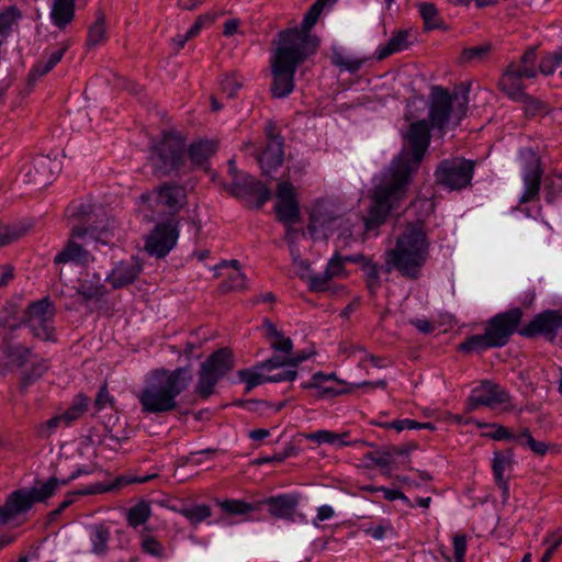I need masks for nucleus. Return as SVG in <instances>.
<instances>
[{"label": "nucleus", "instance_id": "obj_1", "mask_svg": "<svg viewBox=\"0 0 562 562\" xmlns=\"http://www.w3.org/2000/svg\"><path fill=\"white\" fill-rule=\"evenodd\" d=\"M430 126L426 120L411 124L406 135L408 150H403L391 161L373 189L372 203L364 220L367 231L383 224L391 211L397 209L405 199L412 176L418 170L429 147Z\"/></svg>", "mask_w": 562, "mask_h": 562}, {"label": "nucleus", "instance_id": "obj_2", "mask_svg": "<svg viewBox=\"0 0 562 562\" xmlns=\"http://www.w3.org/2000/svg\"><path fill=\"white\" fill-rule=\"evenodd\" d=\"M318 45L315 35H301L294 30L279 32L278 46L271 57L270 92L273 98H286L293 92L297 67L316 53Z\"/></svg>", "mask_w": 562, "mask_h": 562}, {"label": "nucleus", "instance_id": "obj_3", "mask_svg": "<svg viewBox=\"0 0 562 562\" xmlns=\"http://www.w3.org/2000/svg\"><path fill=\"white\" fill-rule=\"evenodd\" d=\"M192 379L189 367L151 371L137 394L142 412L158 415L176 411L179 406L178 396L190 386Z\"/></svg>", "mask_w": 562, "mask_h": 562}, {"label": "nucleus", "instance_id": "obj_4", "mask_svg": "<svg viewBox=\"0 0 562 562\" xmlns=\"http://www.w3.org/2000/svg\"><path fill=\"white\" fill-rule=\"evenodd\" d=\"M430 241L424 222L407 223L397 237L395 246L385 254L387 271L396 270L401 276L416 280L429 256Z\"/></svg>", "mask_w": 562, "mask_h": 562}, {"label": "nucleus", "instance_id": "obj_5", "mask_svg": "<svg viewBox=\"0 0 562 562\" xmlns=\"http://www.w3.org/2000/svg\"><path fill=\"white\" fill-rule=\"evenodd\" d=\"M148 165L157 177H167L186 166V139L173 131H164L148 148Z\"/></svg>", "mask_w": 562, "mask_h": 562}, {"label": "nucleus", "instance_id": "obj_6", "mask_svg": "<svg viewBox=\"0 0 562 562\" xmlns=\"http://www.w3.org/2000/svg\"><path fill=\"white\" fill-rule=\"evenodd\" d=\"M468 103V91L459 97L457 92L451 94L447 88L432 86L429 94V124L439 131H443L451 119L459 124L467 114Z\"/></svg>", "mask_w": 562, "mask_h": 562}, {"label": "nucleus", "instance_id": "obj_7", "mask_svg": "<svg viewBox=\"0 0 562 562\" xmlns=\"http://www.w3.org/2000/svg\"><path fill=\"white\" fill-rule=\"evenodd\" d=\"M59 481L50 476L47 481L30 488H20L10 493L0 506V525H8L26 514L35 503H44L58 490Z\"/></svg>", "mask_w": 562, "mask_h": 562}, {"label": "nucleus", "instance_id": "obj_8", "mask_svg": "<svg viewBox=\"0 0 562 562\" xmlns=\"http://www.w3.org/2000/svg\"><path fill=\"white\" fill-rule=\"evenodd\" d=\"M476 161L461 156L441 160L435 169L437 186L448 191H462L472 187Z\"/></svg>", "mask_w": 562, "mask_h": 562}, {"label": "nucleus", "instance_id": "obj_9", "mask_svg": "<svg viewBox=\"0 0 562 562\" xmlns=\"http://www.w3.org/2000/svg\"><path fill=\"white\" fill-rule=\"evenodd\" d=\"M233 368L234 359L229 349L222 348L214 351L200 367L195 393L203 400L209 398L214 393L218 381Z\"/></svg>", "mask_w": 562, "mask_h": 562}, {"label": "nucleus", "instance_id": "obj_10", "mask_svg": "<svg viewBox=\"0 0 562 562\" xmlns=\"http://www.w3.org/2000/svg\"><path fill=\"white\" fill-rule=\"evenodd\" d=\"M108 244L94 236V231L85 227H74L64 248L55 256L54 263L56 266L74 263L77 266H88L94 261V256L87 249L91 243Z\"/></svg>", "mask_w": 562, "mask_h": 562}, {"label": "nucleus", "instance_id": "obj_11", "mask_svg": "<svg viewBox=\"0 0 562 562\" xmlns=\"http://www.w3.org/2000/svg\"><path fill=\"white\" fill-rule=\"evenodd\" d=\"M277 200L274 206L277 218L285 226V239L292 245L294 235L297 233L292 225L300 221V207L292 183L282 181L278 184Z\"/></svg>", "mask_w": 562, "mask_h": 562}, {"label": "nucleus", "instance_id": "obj_12", "mask_svg": "<svg viewBox=\"0 0 562 562\" xmlns=\"http://www.w3.org/2000/svg\"><path fill=\"white\" fill-rule=\"evenodd\" d=\"M522 316V310L514 307L497 313L486 322L485 331L495 348L504 347L508 344L512 335L518 333Z\"/></svg>", "mask_w": 562, "mask_h": 562}, {"label": "nucleus", "instance_id": "obj_13", "mask_svg": "<svg viewBox=\"0 0 562 562\" xmlns=\"http://www.w3.org/2000/svg\"><path fill=\"white\" fill-rule=\"evenodd\" d=\"M562 333V311L544 310L518 330L526 338L543 337L547 341H554Z\"/></svg>", "mask_w": 562, "mask_h": 562}, {"label": "nucleus", "instance_id": "obj_14", "mask_svg": "<svg viewBox=\"0 0 562 562\" xmlns=\"http://www.w3.org/2000/svg\"><path fill=\"white\" fill-rule=\"evenodd\" d=\"M54 306L45 297L30 304L25 324L36 338L50 340L54 334Z\"/></svg>", "mask_w": 562, "mask_h": 562}, {"label": "nucleus", "instance_id": "obj_15", "mask_svg": "<svg viewBox=\"0 0 562 562\" xmlns=\"http://www.w3.org/2000/svg\"><path fill=\"white\" fill-rule=\"evenodd\" d=\"M140 198L145 202H154L171 215L177 214L187 203L186 188L172 181L164 182L153 192L143 193Z\"/></svg>", "mask_w": 562, "mask_h": 562}, {"label": "nucleus", "instance_id": "obj_16", "mask_svg": "<svg viewBox=\"0 0 562 562\" xmlns=\"http://www.w3.org/2000/svg\"><path fill=\"white\" fill-rule=\"evenodd\" d=\"M509 392L501 385L485 380L471 391L467 402L468 411L472 412L481 406L495 408L498 405H507L510 402Z\"/></svg>", "mask_w": 562, "mask_h": 562}, {"label": "nucleus", "instance_id": "obj_17", "mask_svg": "<svg viewBox=\"0 0 562 562\" xmlns=\"http://www.w3.org/2000/svg\"><path fill=\"white\" fill-rule=\"evenodd\" d=\"M178 237V224L169 220L155 226L146 239L145 248L149 255L164 258L176 246Z\"/></svg>", "mask_w": 562, "mask_h": 562}, {"label": "nucleus", "instance_id": "obj_18", "mask_svg": "<svg viewBox=\"0 0 562 562\" xmlns=\"http://www.w3.org/2000/svg\"><path fill=\"white\" fill-rule=\"evenodd\" d=\"M267 144L262 153L257 156V161L265 176H270L283 162V137L277 133L276 125L268 123L266 126Z\"/></svg>", "mask_w": 562, "mask_h": 562}, {"label": "nucleus", "instance_id": "obj_19", "mask_svg": "<svg viewBox=\"0 0 562 562\" xmlns=\"http://www.w3.org/2000/svg\"><path fill=\"white\" fill-rule=\"evenodd\" d=\"M142 265L136 258L121 260L106 274L105 281L113 290H119L134 283L142 272Z\"/></svg>", "mask_w": 562, "mask_h": 562}, {"label": "nucleus", "instance_id": "obj_20", "mask_svg": "<svg viewBox=\"0 0 562 562\" xmlns=\"http://www.w3.org/2000/svg\"><path fill=\"white\" fill-rule=\"evenodd\" d=\"M262 503L268 507V512L273 518L288 521L295 520V512L299 505V495L280 494L266 498Z\"/></svg>", "mask_w": 562, "mask_h": 562}, {"label": "nucleus", "instance_id": "obj_21", "mask_svg": "<svg viewBox=\"0 0 562 562\" xmlns=\"http://www.w3.org/2000/svg\"><path fill=\"white\" fill-rule=\"evenodd\" d=\"M542 173L543 170L539 162L533 164L524 171V192L519 198L520 204L531 202L538 198Z\"/></svg>", "mask_w": 562, "mask_h": 562}, {"label": "nucleus", "instance_id": "obj_22", "mask_svg": "<svg viewBox=\"0 0 562 562\" xmlns=\"http://www.w3.org/2000/svg\"><path fill=\"white\" fill-rule=\"evenodd\" d=\"M76 0H52L49 19L60 31L65 30L75 19Z\"/></svg>", "mask_w": 562, "mask_h": 562}, {"label": "nucleus", "instance_id": "obj_23", "mask_svg": "<svg viewBox=\"0 0 562 562\" xmlns=\"http://www.w3.org/2000/svg\"><path fill=\"white\" fill-rule=\"evenodd\" d=\"M217 148L218 144L216 140L199 139L189 145L187 154L192 166L204 167Z\"/></svg>", "mask_w": 562, "mask_h": 562}, {"label": "nucleus", "instance_id": "obj_24", "mask_svg": "<svg viewBox=\"0 0 562 562\" xmlns=\"http://www.w3.org/2000/svg\"><path fill=\"white\" fill-rule=\"evenodd\" d=\"M513 67H507L503 72L498 86L499 89L508 95L514 101H522L527 98V93L525 92V85L522 82V78L517 76V72H514Z\"/></svg>", "mask_w": 562, "mask_h": 562}, {"label": "nucleus", "instance_id": "obj_25", "mask_svg": "<svg viewBox=\"0 0 562 562\" xmlns=\"http://www.w3.org/2000/svg\"><path fill=\"white\" fill-rule=\"evenodd\" d=\"M350 431L335 432L327 429H321L306 435V439L318 445L328 443L337 449L348 446H356L359 440H350Z\"/></svg>", "mask_w": 562, "mask_h": 562}, {"label": "nucleus", "instance_id": "obj_26", "mask_svg": "<svg viewBox=\"0 0 562 562\" xmlns=\"http://www.w3.org/2000/svg\"><path fill=\"white\" fill-rule=\"evenodd\" d=\"M76 293L80 296L81 304L88 307L91 302L101 301L108 290L100 277L95 274V280H80Z\"/></svg>", "mask_w": 562, "mask_h": 562}, {"label": "nucleus", "instance_id": "obj_27", "mask_svg": "<svg viewBox=\"0 0 562 562\" xmlns=\"http://www.w3.org/2000/svg\"><path fill=\"white\" fill-rule=\"evenodd\" d=\"M34 183L40 187L49 184L55 176L60 171L59 162L47 156H42L34 161Z\"/></svg>", "mask_w": 562, "mask_h": 562}, {"label": "nucleus", "instance_id": "obj_28", "mask_svg": "<svg viewBox=\"0 0 562 562\" xmlns=\"http://www.w3.org/2000/svg\"><path fill=\"white\" fill-rule=\"evenodd\" d=\"M262 328L266 330V337L270 347L283 355H290L293 349V342L290 337H285L281 330L268 318L263 319Z\"/></svg>", "mask_w": 562, "mask_h": 562}, {"label": "nucleus", "instance_id": "obj_29", "mask_svg": "<svg viewBox=\"0 0 562 562\" xmlns=\"http://www.w3.org/2000/svg\"><path fill=\"white\" fill-rule=\"evenodd\" d=\"M409 36L411 34L406 30H398L394 32L387 43L378 48L376 59L382 60L394 53L407 49L411 45Z\"/></svg>", "mask_w": 562, "mask_h": 562}, {"label": "nucleus", "instance_id": "obj_30", "mask_svg": "<svg viewBox=\"0 0 562 562\" xmlns=\"http://www.w3.org/2000/svg\"><path fill=\"white\" fill-rule=\"evenodd\" d=\"M369 60L368 57L352 56L345 54L341 49L335 48L330 56V63L340 71L350 74L358 72Z\"/></svg>", "mask_w": 562, "mask_h": 562}, {"label": "nucleus", "instance_id": "obj_31", "mask_svg": "<svg viewBox=\"0 0 562 562\" xmlns=\"http://www.w3.org/2000/svg\"><path fill=\"white\" fill-rule=\"evenodd\" d=\"M337 0H315L308 11L305 13L301 27H293L299 34L312 35L311 30L316 24L319 15L326 8H331Z\"/></svg>", "mask_w": 562, "mask_h": 562}, {"label": "nucleus", "instance_id": "obj_32", "mask_svg": "<svg viewBox=\"0 0 562 562\" xmlns=\"http://www.w3.org/2000/svg\"><path fill=\"white\" fill-rule=\"evenodd\" d=\"M176 512L193 527L199 526L212 516V508L207 504H186L177 508Z\"/></svg>", "mask_w": 562, "mask_h": 562}, {"label": "nucleus", "instance_id": "obj_33", "mask_svg": "<svg viewBox=\"0 0 562 562\" xmlns=\"http://www.w3.org/2000/svg\"><path fill=\"white\" fill-rule=\"evenodd\" d=\"M111 537L110 529L103 524L93 525L90 528L91 552L95 555H105Z\"/></svg>", "mask_w": 562, "mask_h": 562}, {"label": "nucleus", "instance_id": "obj_34", "mask_svg": "<svg viewBox=\"0 0 562 562\" xmlns=\"http://www.w3.org/2000/svg\"><path fill=\"white\" fill-rule=\"evenodd\" d=\"M419 15L424 22V30L429 32L443 26V21L439 14L437 7L430 2H419L416 4Z\"/></svg>", "mask_w": 562, "mask_h": 562}, {"label": "nucleus", "instance_id": "obj_35", "mask_svg": "<svg viewBox=\"0 0 562 562\" xmlns=\"http://www.w3.org/2000/svg\"><path fill=\"white\" fill-rule=\"evenodd\" d=\"M514 465V453L512 450L495 451L492 459V472L494 481L506 479L505 473L510 471Z\"/></svg>", "mask_w": 562, "mask_h": 562}, {"label": "nucleus", "instance_id": "obj_36", "mask_svg": "<svg viewBox=\"0 0 562 562\" xmlns=\"http://www.w3.org/2000/svg\"><path fill=\"white\" fill-rule=\"evenodd\" d=\"M495 346L488 338L487 333L471 335L467 337L459 346L458 350L464 353L482 352L487 349H493Z\"/></svg>", "mask_w": 562, "mask_h": 562}, {"label": "nucleus", "instance_id": "obj_37", "mask_svg": "<svg viewBox=\"0 0 562 562\" xmlns=\"http://www.w3.org/2000/svg\"><path fill=\"white\" fill-rule=\"evenodd\" d=\"M2 352L8 360V363L18 368L23 367L33 357L31 349L22 345L8 344L3 347Z\"/></svg>", "mask_w": 562, "mask_h": 562}, {"label": "nucleus", "instance_id": "obj_38", "mask_svg": "<svg viewBox=\"0 0 562 562\" xmlns=\"http://www.w3.org/2000/svg\"><path fill=\"white\" fill-rule=\"evenodd\" d=\"M216 505L228 516H243L256 510V506L241 499H215Z\"/></svg>", "mask_w": 562, "mask_h": 562}, {"label": "nucleus", "instance_id": "obj_39", "mask_svg": "<svg viewBox=\"0 0 562 562\" xmlns=\"http://www.w3.org/2000/svg\"><path fill=\"white\" fill-rule=\"evenodd\" d=\"M265 369H257L255 366L251 369H243L238 371V376L241 382L246 384L245 392L249 393L252 389L258 385L269 382L268 374H263Z\"/></svg>", "mask_w": 562, "mask_h": 562}, {"label": "nucleus", "instance_id": "obj_40", "mask_svg": "<svg viewBox=\"0 0 562 562\" xmlns=\"http://www.w3.org/2000/svg\"><path fill=\"white\" fill-rule=\"evenodd\" d=\"M106 490L108 488L105 487V483L98 482L85 488L68 492L64 501L59 504L58 508L59 510L64 512L67 507L75 503L77 496L102 494L106 493Z\"/></svg>", "mask_w": 562, "mask_h": 562}, {"label": "nucleus", "instance_id": "obj_41", "mask_svg": "<svg viewBox=\"0 0 562 562\" xmlns=\"http://www.w3.org/2000/svg\"><path fill=\"white\" fill-rule=\"evenodd\" d=\"M361 269H362V271L364 273L366 283H367V288L369 290V293L372 296H374L376 294L378 290L381 286L380 268L371 259H368L361 266Z\"/></svg>", "mask_w": 562, "mask_h": 562}, {"label": "nucleus", "instance_id": "obj_42", "mask_svg": "<svg viewBox=\"0 0 562 562\" xmlns=\"http://www.w3.org/2000/svg\"><path fill=\"white\" fill-rule=\"evenodd\" d=\"M47 370V364L44 360H38L32 363L30 370H26L22 373L20 381V391L22 393L26 392L27 389L35 383L37 379H40Z\"/></svg>", "mask_w": 562, "mask_h": 562}, {"label": "nucleus", "instance_id": "obj_43", "mask_svg": "<svg viewBox=\"0 0 562 562\" xmlns=\"http://www.w3.org/2000/svg\"><path fill=\"white\" fill-rule=\"evenodd\" d=\"M105 40V16L102 12H99L95 22L90 25L88 30L87 45L89 47H95Z\"/></svg>", "mask_w": 562, "mask_h": 562}, {"label": "nucleus", "instance_id": "obj_44", "mask_svg": "<svg viewBox=\"0 0 562 562\" xmlns=\"http://www.w3.org/2000/svg\"><path fill=\"white\" fill-rule=\"evenodd\" d=\"M259 181L251 176H245L243 178H235L231 186V192L237 198H244L252 195L258 188Z\"/></svg>", "mask_w": 562, "mask_h": 562}, {"label": "nucleus", "instance_id": "obj_45", "mask_svg": "<svg viewBox=\"0 0 562 562\" xmlns=\"http://www.w3.org/2000/svg\"><path fill=\"white\" fill-rule=\"evenodd\" d=\"M150 514V506L145 502H140L128 509L126 516L127 524L133 528H137L149 519Z\"/></svg>", "mask_w": 562, "mask_h": 562}, {"label": "nucleus", "instance_id": "obj_46", "mask_svg": "<svg viewBox=\"0 0 562 562\" xmlns=\"http://www.w3.org/2000/svg\"><path fill=\"white\" fill-rule=\"evenodd\" d=\"M562 64V45L555 50L547 53L542 56L539 65V71L544 76L553 75L558 67Z\"/></svg>", "mask_w": 562, "mask_h": 562}, {"label": "nucleus", "instance_id": "obj_47", "mask_svg": "<svg viewBox=\"0 0 562 562\" xmlns=\"http://www.w3.org/2000/svg\"><path fill=\"white\" fill-rule=\"evenodd\" d=\"M411 209L417 216L413 223H418L423 220L424 227L427 228L426 221L435 212V202L428 198H417L411 203Z\"/></svg>", "mask_w": 562, "mask_h": 562}, {"label": "nucleus", "instance_id": "obj_48", "mask_svg": "<svg viewBox=\"0 0 562 562\" xmlns=\"http://www.w3.org/2000/svg\"><path fill=\"white\" fill-rule=\"evenodd\" d=\"M140 549L144 553L155 558L165 559L167 557L164 544L149 533H142Z\"/></svg>", "mask_w": 562, "mask_h": 562}, {"label": "nucleus", "instance_id": "obj_49", "mask_svg": "<svg viewBox=\"0 0 562 562\" xmlns=\"http://www.w3.org/2000/svg\"><path fill=\"white\" fill-rule=\"evenodd\" d=\"M326 382H328L327 374L316 372L313 374L312 381L303 386L317 389L322 396H337L344 393V390H339L334 386H326Z\"/></svg>", "mask_w": 562, "mask_h": 562}, {"label": "nucleus", "instance_id": "obj_50", "mask_svg": "<svg viewBox=\"0 0 562 562\" xmlns=\"http://www.w3.org/2000/svg\"><path fill=\"white\" fill-rule=\"evenodd\" d=\"M231 265L235 270L223 281L222 288L225 291L243 290L246 288V276L239 270L238 260H232Z\"/></svg>", "mask_w": 562, "mask_h": 562}, {"label": "nucleus", "instance_id": "obj_51", "mask_svg": "<svg viewBox=\"0 0 562 562\" xmlns=\"http://www.w3.org/2000/svg\"><path fill=\"white\" fill-rule=\"evenodd\" d=\"M87 406L88 397L82 394L77 395L70 407L61 414L65 418V425L68 426L74 420L78 419L86 412Z\"/></svg>", "mask_w": 562, "mask_h": 562}, {"label": "nucleus", "instance_id": "obj_52", "mask_svg": "<svg viewBox=\"0 0 562 562\" xmlns=\"http://www.w3.org/2000/svg\"><path fill=\"white\" fill-rule=\"evenodd\" d=\"M517 442L527 446L535 454L540 457L544 456L549 449L546 442L536 440L528 429H524L517 436Z\"/></svg>", "mask_w": 562, "mask_h": 562}, {"label": "nucleus", "instance_id": "obj_53", "mask_svg": "<svg viewBox=\"0 0 562 562\" xmlns=\"http://www.w3.org/2000/svg\"><path fill=\"white\" fill-rule=\"evenodd\" d=\"M157 477V474H148V475H126V476H120L116 477L112 483L105 484V487L108 488L106 492L119 490L124 485L132 484V483H147L151 480Z\"/></svg>", "mask_w": 562, "mask_h": 562}, {"label": "nucleus", "instance_id": "obj_54", "mask_svg": "<svg viewBox=\"0 0 562 562\" xmlns=\"http://www.w3.org/2000/svg\"><path fill=\"white\" fill-rule=\"evenodd\" d=\"M20 18V12L15 7H9L0 13V34L7 35L13 23Z\"/></svg>", "mask_w": 562, "mask_h": 562}, {"label": "nucleus", "instance_id": "obj_55", "mask_svg": "<svg viewBox=\"0 0 562 562\" xmlns=\"http://www.w3.org/2000/svg\"><path fill=\"white\" fill-rule=\"evenodd\" d=\"M333 277L327 273V270L322 273H314L308 277V288L313 292H324L328 290L329 281Z\"/></svg>", "mask_w": 562, "mask_h": 562}, {"label": "nucleus", "instance_id": "obj_56", "mask_svg": "<svg viewBox=\"0 0 562 562\" xmlns=\"http://www.w3.org/2000/svg\"><path fill=\"white\" fill-rule=\"evenodd\" d=\"M22 235V229L0 223V247H4L18 240Z\"/></svg>", "mask_w": 562, "mask_h": 562}, {"label": "nucleus", "instance_id": "obj_57", "mask_svg": "<svg viewBox=\"0 0 562 562\" xmlns=\"http://www.w3.org/2000/svg\"><path fill=\"white\" fill-rule=\"evenodd\" d=\"M289 355L282 356H273L260 363L257 364V369H265L267 371H271L278 368H291V362Z\"/></svg>", "mask_w": 562, "mask_h": 562}, {"label": "nucleus", "instance_id": "obj_58", "mask_svg": "<svg viewBox=\"0 0 562 562\" xmlns=\"http://www.w3.org/2000/svg\"><path fill=\"white\" fill-rule=\"evenodd\" d=\"M241 88V83L235 76L227 75L221 80V89L228 98H235L237 91Z\"/></svg>", "mask_w": 562, "mask_h": 562}, {"label": "nucleus", "instance_id": "obj_59", "mask_svg": "<svg viewBox=\"0 0 562 562\" xmlns=\"http://www.w3.org/2000/svg\"><path fill=\"white\" fill-rule=\"evenodd\" d=\"M345 260L338 254L334 255L326 266L327 273H329L333 278L341 277L345 272L344 267Z\"/></svg>", "mask_w": 562, "mask_h": 562}, {"label": "nucleus", "instance_id": "obj_60", "mask_svg": "<svg viewBox=\"0 0 562 562\" xmlns=\"http://www.w3.org/2000/svg\"><path fill=\"white\" fill-rule=\"evenodd\" d=\"M543 543L547 544L548 548H547L546 552L543 553L540 562H550L555 550L562 543V537L550 535L549 537H547L543 540Z\"/></svg>", "mask_w": 562, "mask_h": 562}, {"label": "nucleus", "instance_id": "obj_61", "mask_svg": "<svg viewBox=\"0 0 562 562\" xmlns=\"http://www.w3.org/2000/svg\"><path fill=\"white\" fill-rule=\"evenodd\" d=\"M61 423H65V418L63 417V415H57V416H54L53 418L48 419L40 427V429H38L40 437H42V438L49 437Z\"/></svg>", "mask_w": 562, "mask_h": 562}, {"label": "nucleus", "instance_id": "obj_62", "mask_svg": "<svg viewBox=\"0 0 562 562\" xmlns=\"http://www.w3.org/2000/svg\"><path fill=\"white\" fill-rule=\"evenodd\" d=\"M366 458L379 468H387L392 463L391 451L369 452L366 454Z\"/></svg>", "mask_w": 562, "mask_h": 562}, {"label": "nucleus", "instance_id": "obj_63", "mask_svg": "<svg viewBox=\"0 0 562 562\" xmlns=\"http://www.w3.org/2000/svg\"><path fill=\"white\" fill-rule=\"evenodd\" d=\"M467 538L464 535H457L453 537V553L456 562H465L464 557L467 553Z\"/></svg>", "mask_w": 562, "mask_h": 562}, {"label": "nucleus", "instance_id": "obj_64", "mask_svg": "<svg viewBox=\"0 0 562 562\" xmlns=\"http://www.w3.org/2000/svg\"><path fill=\"white\" fill-rule=\"evenodd\" d=\"M490 50V46H475L463 50L462 59L465 61L482 59Z\"/></svg>", "mask_w": 562, "mask_h": 562}]
</instances>
